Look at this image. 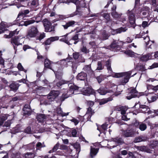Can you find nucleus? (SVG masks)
Instances as JSON below:
<instances>
[{"mask_svg": "<svg viewBox=\"0 0 158 158\" xmlns=\"http://www.w3.org/2000/svg\"><path fill=\"white\" fill-rule=\"evenodd\" d=\"M142 26L143 28L148 26V22L147 21H143L142 23Z\"/></svg>", "mask_w": 158, "mask_h": 158, "instance_id": "64", "label": "nucleus"}, {"mask_svg": "<svg viewBox=\"0 0 158 158\" xmlns=\"http://www.w3.org/2000/svg\"><path fill=\"white\" fill-rule=\"evenodd\" d=\"M102 35L104 39H108L109 35L107 33H106V32L104 31L103 32Z\"/></svg>", "mask_w": 158, "mask_h": 158, "instance_id": "58", "label": "nucleus"}, {"mask_svg": "<svg viewBox=\"0 0 158 158\" xmlns=\"http://www.w3.org/2000/svg\"><path fill=\"white\" fill-rule=\"evenodd\" d=\"M131 74V72L129 71L126 72L116 73L114 77L116 78H119L123 76H125L124 79L121 81L122 84L124 85L128 81Z\"/></svg>", "mask_w": 158, "mask_h": 158, "instance_id": "1", "label": "nucleus"}, {"mask_svg": "<svg viewBox=\"0 0 158 158\" xmlns=\"http://www.w3.org/2000/svg\"><path fill=\"white\" fill-rule=\"evenodd\" d=\"M102 16L106 19L107 22L110 20V15L107 13H104L102 15Z\"/></svg>", "mask_w": 158, "mask_h": 158, "instance_id": "43", "label": "nucleus"}, {"mask_svg": "<svg viewBox=\"0 0 158 158\" xmlns=\"http://www.w3.org/2000/svg\"><path fill=\"white\" fill-rule=\"evenodd\" d=\"M147 128V125L146 124L141 123H140L139 128V129L141 131H144Z\"/></svg>", "mask_w": 158, "mask_h": 158, "instance_id": "36", "label": "nucleus"}, {"mask_svg": "<svg viewBox=\"0 0 158 158\" xmlns=\"http://www.w3.org/2000/svg\"><path fill=\"white\" fill-rule=\"evenodd\" d=\"M29 13V11L28 10H24L23 11L20 12L19 13V14L18 15V16L17 18H19V16H22V17L23 15H26L27 14H28Z\"/></svg>", "mask_w": 158, "mask_h": 158, "instance_id": "35", "label": "nucleus"}, {"mask_svg": "<svg viewBox=\"0 0 158 158\" xmlns=\"http://www.w3.org/2000/svg\"><path fill=\"white\" fill-rule=\"evenodd\" d=\"M48 115H45L44 114H40L37 115L36 117L37 120L39 122H43L47 119L49 117Z\"/></svg>", "mask_w": 158, "mask_h": 158, "instance_id": "9", "label": "nucleus"}, {"mask_svg": "<svg viewBox=\"0 0 158 158\" xmlns=\"http://www.w3.org/2000/svg\"><path fill=\"white\" fill-rule=\"evenodd\" d=\"M135 129L133 128L127 129L123 131L122 135L125 137H133L135 133Z\"/></svg>", "mask_w": 158, "mask_h": 158, "instance_id": "6", "label": "nucleus"}, {"mask_svg": "<svg viewBox=\"0 0 158 158\" xmlns=\"http://www.w3.org/2000/svg\"><path fill=\"white\" fill-rule=\"evenodd\" d=\"M31 4V5L33 6H37L39 5L38 1L37 0H34L32 1Z\"/></svg>", "mask_w": 158, "mask_h": 158, "instance_id": "50", "label": "nucleus"}, {"mask_svg": "<svg viewBox=\"0 0 158 158\" xmlns=\"http://www.w3.org/2000/svg\"><path fill=\"white\" fill-rule=\"evenodd\" d=\"M125 53L133 57L135 55V53L131 50L127 51L125 52Z\"/></svg>", "mask_w": 158, "mask_h": 158, "instance_id": "45", "label": "nucleus"}, {"mask_svg": "<svg viewBox=\"0 0 158 158\" xmlns=\"http://www.w3.org/2000/svg\"><path fill=\"white\" fill-rule=\"evenodd\" d=\"M35 20H27L24 22V25L27 26L28 25L33 23L35 22Z\"/></svg>", "mask_w": 158, "mask_h": 158, "instance_id": "42", "label": "nucleus"}, {"mask_svg": "<svg viewBox=\"0 0 158 158\" xmlns=\"http://www.w3.org/2000/svg\"><path fill=\"white\" fill-rule=\"evenodd\" d=\"M83 70L87 73H91L92 72L90 65H85L83 68Z\"/></svg>", "mask_w": 158, "mask_h": 158, "instance_id": "37", "label": "nucleus"}, {"mask_svg": "<svg viewBox=\"0 0 158 158\" xmlns=\"http://www.w3.org/2000/svg\"><path fill=\"white\" fill-rule=\"evenodd\" d=\"M68 34L66 35H65L61 36L60 37L59 36H55V37H51L49 38H48L47 40H59V39L60 38V40H66L67 39H68L69 38L67 37V36Z\"/></svg>", "mask_w": 158, "mask_h": 158, "instance_id": "21", "label": "nucleus"}, {"mask_svg": "<svg viewBox=\"0 0 158 158\" xmlns=\"http://www.w3.org/2000/svg\"><path fill=\"white\" fill-rule=\"evenodd\" d=\"M69 82L68 81H66L64 80H61L59 81L58 82L56 83V85L58 87H60L63 84H67Z\"/></svg>", "mask_w": 158, "mask_h": 158, "instance_id": "39", "label": "nucleus"}, {"mask_svg": "<svg viewBox=\"0 0 158 158\" xmlns=\"http://www.w3.org/2000/svg\"><path fill=\"white\" fill-rule=\"evenodd\" d=\"M18 68L19 70L20 71H23L26 72L27 71L24 69L23 67L22 66L21 64L20 63H19L18 65Z\"/></svg>", "mask_w": 158, "mask_h": 158, "instance_id": "49", "label": "nucleus"}, {"mask_svg": "<svg viewBox=\"0 0 158 158\" xmlns=\"http://www.w3.org/2000/svg\"><path fill=\"white\" fill-rule=\"evenodd\" d=\"M45 37V34L43 32L40 33L39 36V40H42Z\"/></svg>", "mask_w": 158, "mask_h": 158, "instance_id": "57", "label": "nucleus"}, {"mask_svg": "<svg viewBox=\"0 0 158 158\" xmlns=\"http://www.w3.org/2000/svg\"><path fill=\"white\" fill-rule=\"evenodd\" d=\"M11 43L14 46V47H15V45L18 46L19 45L22 44H21L20 43L18 42V40H11Z\"/></svg>", "mask_w": 158, "mask_h": 158, "instance_id": "47", "label": "nucleus"}, {"mask_svg": "<svg viewBox=\"0 0 158 158\" xmlns=\"http://www.w3.org/2000/svg\"><path fill=\"white\" fill-rule=\"evenodd\" d=\"M38 32L39 31L37 27H31V29L28 31L25 38L27 39L35 37L38 35Z\"/></svg>", "mask_w": 158, "mask_h": 158, "instance_id": "2", "label": "nucleus"}, {"mask_svg": "<svg viewBox=\"0 0 158 158\" xmlns=\"http://www.w3.org/2000/svg\"><path fill=\"white\" fill-rule=\"evenodd\" d=\"M138 93V91L135 88H132L126 96V98L130 100L132 98H135L137 97Z\"/></svg>", "mask_w": 158, "mask_h": 158, "instance_id": "8", "label": "nucleus"}, {"mask_svg": "<svg viewBox=\"0 0 158 158\" xmlns=\"http://www.w3.org/2000/svg\"><path fill=\"white\" fill-rule=\"evenodd\" d=\"M127 14L130 23L133 25V28H135L136 26V24L135 23V18L134 13L132 10H128L127 12Z\"/></svg>", "mask_w": 158, "mask_h": 158, "instance_id": "5", "label": "nucleus"}, {"mask_svg": "<svg viewBox=\"0 0 158 158\" xmlns=\"http://www.w3.org/2000/svg\"><path fill=\"white\" fill-rule=\"evenodd\" d=\"M116 109L117 110L121 111L122 114H125L127 108L125 106H119L117 107Z\"/></svg>", "mask_w": 158, "mask_h": 158, "instance_id": "13", "label": "nucleus"}, {"mask_svg": "<svg viewBox=\"0 0 158 158\" xmlns=\"http://www.w3.org/2000/svg\"><path fill=\"white\" fill-rule=\"evenodd\" d=\"M151 58L152 54L150 53H148L146 55L142 56L140 58V60L143 61H146Z\"/></svg>", "mask_w": 158, "mask_h": 158, "instance_id": "14", "label": "nucleus"}, {"mask_svg": "<svg viewBox=\"0 0 158 158\" xmlns=\"http://www.w3.org/2000/svg\"><path fill=\"white\" fill-rule=\"evenodd\" d=\"M127 29L126 27H121L118 29H116L115 31L116 33H120L122 32H124L126 31Z\"/></svg>", "mask_w": 158, "mask_h": 158, "instance_id": "34", "label": "nucleus"}, {"mask_svg": "<svg viewBox=\"0 0 158 158\" xmlns=\"http://www.w3.org/2000/svg\"><path fill=\"white\" fill-rule=\"evenodd\" d=\"M114 141L117 142L119 144H122L123 143V140L121 138L116 137L113 139Z\"/></svg>", "mask_w": 158, "mask_h": 158, "instance_id": "38", "label": "nucleus"}, {"mask_svg": "<svg viewBox=\"0 0 158 158\" xmlns=\"http://www.w3.org/2000/svg\"><path fill=\"white\" fill-rule=\"evenodd\" d=\"M77 133V131L75 129H72L71 133L73 137H76Z\"/></svg>", "mask_w": 158, "mask_h": 158, "instance_id": "54", "label": "nucleus"}, {"mask_svg": "<svg viewBox=\"0 0 158 158\" xmlns=\"http://www.w3.org/2000/svg\"><path fill=\"white\" fill-rule=\"evenodd\" d=\"M19 86V84L16 83H12L10 85V89L15 91H16L18 89Z\"/></svg>", "mask_w": 158, "mask_h": 158, "instance_id": "22", "label": "nucleus"}, {"mask_svg": "<svg viewBox=\"0 0 158 158\" xmlns=\"http://www.w3.org/2000/svg\"><path fill=\"white\" fill-rule=\"evenodd\" d=\"M60 3H69L70 2H73L76 5H77L79 3V1L78 0H60Z\"/></svg>", "mask_w": 158, "mask_h": 158, "instance_id": "18", "label": "nucleus"}, {"mask_svg": "<svg viewBox=\"0 0 158 158\" xmlns=\"http://www.w3.org/2000/svg\"><path fill=\"white\" fill-rule=\"evenodd\" d=\"M107 126V124L104 123L101 126V127L103 130L105 131L106 129Z\"/></svg>", "mask_w": 158, "mask_h": 158, "instance_id": "61", "label": "nucleus"}, {"mask_svg": "<svg viewBox=\"0 0 158 158\" xmlns=\"http://www.w3.org/2000/svg\"><path fill=\"white\" fill-rule=\"evenodd\" d=\"M59 143H57L53 148L52 150H50L49 151V153H52L53 152H56L57 149H58L59 147Z\"/></svg>", "mask_w": 158, "mask_h": 158, "instance_id": "40", "label": "nucleus"}, {"mask_svg": "<svg viewBox=\"0 0 158 158\" xmlns=\"http://www.w3.org/2000/svg\"><path fill=\"white\" fill-rule=\"evenodd\" d=\"M81 92L82 94L85 95H90L91 94H94L95 92L94 89L90 87H86L82 89Z\"/></svg>", "mask_w": 158, "mask_h": 158, "instance_id": "7", "label": "nucleus"}, {"mask_svg": "<svg viewBox=\"0 0 158 158\" xmlns=\"http://www.w3.org/2000/svg\"><path fill=\"white\" fill-rule=\"evenodd\" d=\"M94 112L93 110L91 107H89L87 109V112L85 115V116H88L89 118H90L92 115L94 114Z\"/></svg>", "mask_w": 158, "mask_h": 158, "instance_id": "16", "label": "nucleus"}, {"mask_svg": "<svg viewBox=\"0 0 158 158\" xmlns=\"http://www.w3.org/2000/svg\"><path fill=\"white\" fill-rule=\"evenodd\" d=\"M68 86L69 87L70 90L73 91L78 90L79 88V87L75 85L74 84L71 83L69 84L68 85Z\"/></svg>", "mask_w": 158, "mask_h": 158, "instance_id": "24", "label": "nucleus"}, {"mask_svg": "<svg viewBox=\"0 0 158 158\" xmlns=\"http://www.w3.org/2000/svg\"><path fill=\"white\" fill-rule=\"evenodd\" d=\"M52 62L48 59H45L44 62V67L52 70L51 66Z\"/></svg>", "mask_w": 158, "mask_h": 158, "instance_id": "12", "label": "nucleus"}, {"mask_svg": "<svg viewBox=\"0 0 158 158\" xmlns=\"http://www.w3.org/2000/svg\"><path fill=\"white\" fill-rule=\"evenodd\" d=\"M70 95L69 91H68L67 94H63L60 98V100L62 102L66 98H68Z\"/></svg>", "mask_w": 158, "mask_h": 158, "instance_id": "32", "label": "nucleus"}, {"mask_svg": "<svg viewBox=\"0 0 158 158\" xmlns=\"http://www.w3.org/2000/svg\"><path fill=\"white\" fill-rule=\"evenodd\" d=\"M106 65L108 72L110 73H111L112 72V70L111 67V61H110V60H108L106 61Z\"/></svg>", "mask_w": 158, "mask_h": 158, "instance_id": "27", "label": "nucleus"}, {"mask_svg": "<svg viewBox=\"0 0 158 158\" xmlns=\"http://www.w3.org/2000/svg\"><path fill=\"white\" fill-rule=\"evenodd\" d=\"M10 125V121H7L4 124V126L6 127H9Z\"/></svg>", "mask_w": 158, "mask_h": 158, "instance_id": "63", "label": "nucleus"}, {"mask_svg": "<svg viewBox=\"0 0 158 158\" xmlns=\"http://www.w3.org/2000/svg\"><path fill=\"white\" fill-rule=\"evenodd\" d=\"M7 118V116L4 114L0 116V126L2 125L4 122Z\"/></svg>", "mask_w": 158, "mask_h": 158, "instance_id": "25", "label": "nucleus"}, {"mask_svg": "<svg viewBox=\"0 0 158 158\" xmlns=\"http://www.w3.org/2000/svg\"><path fill=\"white\" fill-rule=\"evenodd\" d=\"M70 121L74 123L75 125H77L79 122V120L76 119L75 118H73L72 119L70 120Z\"/></svg>", "mask_w": 158, "mask_h": 158, "instance_id": "53", "label": "nucleus"}, {"mask_svg": "<svg viewBox=\"0 0 158 158\" xmlns=\"http://www.w3.org/2000/svg\"><path fill=\"white\" fill-rule=\"evenodd\" d=\"M158 144V141L157 140H153L151 142L150 146V148H154L157 146Z\"/></svg>", "mask_w": 158, "mask_h": 158, "instance_id": "33", "label": "nucleus"}, {"mask_svg": "<svg viewBox=\"0 0 158 158\" xmlns=\"http://www.w3.org/2000/svg\"><path fill=\"white\" fill-rule=\"evenodd\" d=\"M6 27V25L5 24V22L2 21L0 24V34L6 31V30L5 29Z\"/></svg>", "mask_w": 158, "mask_h": 158, "instance_id": "23", "label": "nucleus"}, {"mask_svg": "<svg viewBox=\"0 0 158 158\" xmlns=\"http://www.w3.org/2000/svg\"><path fill=\"white\" fill-rule=\"evenodd\" d=\"M55 40H46L44 42V44L45 45H49L51 44L52 41H53Z\"/></svg>", "mask_w": 158, "mask_h": 158, "instance_id": "56", "label": "nucleus"}, {"mask_svg": "<svg viewBox=\"0 0 158 158\" xmlns=\"http://www.w3.org/2000/svg\"><path fill=\"white\" fill-rule=\"evenodd\" d=\"M112 98L111 97L102 99L99 101V105H101L104 104L108 102L112 101Z\"/></svg>", "mask_w": 158, "mask_h": 158, "instance_id": "20", "label": "nucleus"}, {"mask_svg": "<svg viewBox=\"0 0 158 158\" xmlns=\"http://www.w3.org/2000/svg\"><path fill=\"white\" fill-rule=\"evenodd\" d=\"M25 131L27 134H32L33 132L31 129V128L30 127H27L25 130Z\"/></svg>", "mask_w": 158, "mask_h": 158, "instance_id": "51", "label": "nucleus"}, {"mask_svg": "<svg viewBox=\"0 0 158 158\" xmlns=\"http://www.w3.org/2000/svg\"><path fill=\"white\" fill-rule=\"evenodd\" d=\"M139 107L143 109L142 111L145 113H148L150 110L148 106L145 105H140Z\"/></svg>", "mask_w": 158, "mask_h": 158, "instance_id": "26", "label": "nucleus"}, {"mask_svg": "<svg viewBox=\"0 0 158 158\" xmlns=\"http://www.w3.org/2000/svg\"><path fill=\"white\" fill-rule=\"evenodd\" d=\"M98 66L96 69L97 70H102L103 68L102 66V63L101 61H98Z\"/></svg>", "mask_w": 158, "mask_h": 158, "instance_id": "48", "label": "nucleus"}, {"mask_svg": "<svg viewBox=\"0 0 158 158\" xmlns=\"http://www.w3.org/2000/svg\"><path fill=\"white\" fill-rule=\"evenodd\" d=\"M45 147V145L44 144V143H42L40 142L37 143L36 144V150H40L42 148H43Z\"/></svg>", "mask_w": 158, "mask_h": 158, "instance_id": "41", "label": "nucleus"}, {"mask_svg": "<svg viewBox=\"0 0 158 158\" xmlns=\"http://www.w3.org/2000/svg\"><path fill=\"white\" fill-rule=\"evenodd\" d=\"M138 149L141 151L146 152L148 153H152L153 151L144 146L139 147Z\"/></svg>", "mask_w": 158, "mask_h": 158, "instance_id": "17", "label": "nucleus"}, {"mask_svg": "<svg viewBox=\"0 0 158 158\" xmlns=\"http://www.w3.org/2000/svg\"><path fill=\"white\" fill-rule=\"evenodd\" d=\"M97 92L101 95H104L107 92L106 89L101 88L97 90Z\"/></svg>", "mask_w": 158, "mask_h": 158, "instance_id": "31", "label": "nucleus"}, {"mask_svg": "<svg viewBox=\"0 0 158 158\" xmlns=\"http://www.w3.org/2000/svg\"><path fill=\"white\" fill-rule=\"evenodd\" d=\"M96 78L99 83H100L104 79V77L102 75H100V76L97 77H96Z\"/></svg>", "mask_w": 158, "mask_h": 158, "instance_id": "46", "label": "nucleus"}, {"mask_svg": "<svg viewBox=\"0 0 158 158\" xmlns=\"http://www.w3.org/2000/svg\"><path fill=\"white\" fill-rule=\"evenodd\" d=\"M8 33L7 34L4 35V37L5 38H10L14 36L15 34H17L18 32H16V30H15L12 31H8Z\"/></svg>", "mask_w": 158, "mask_h": 158, "instance_id": "15", "label": "nucleus"}, {"mask_svg": "<svg viewBox=\"0 0 158 158\" xmlns=\"http://www.w3.org/2000/svg\"><path fill=\"white\" fill-rule=\"evenodd\" d=\"M73 57L75 59H77L79 57V54L78 53H74L73 54Z\"/></svg>", "mask_w": 158, "mask_h": 158, "instance_id": "62", "label": "nucleus"}, {"mask_svg": "<svg viewBox=\"0 0 158 158\" xmlns=\"http://www.w3.org/2000/svg\"><path fill=\"white\" fill-rule=\"evenodd\" d=\"M132 124L133 125H134L135 127H138L139 126L140 123L138 121L135 120V122H133Z\"/></svg>", "mask_w": 158, "mask_h": 158, "instance_id": "59", "label": "nucleus"}, {"mask_svg": "<svg viewBox=\"0 0 158 158\" xmlns=\"http://www.w3.org/2000/svg\"><path fill=\"white\" fill-rule=\"evenodd\" d=\"M75 23L76 22L74 21H70L67 22L65 24L62 25V26L63 27L64 29H66L69 27H73Z\"/></svg>", "mask_w": 158, "mask_h": 158, "instance_id": "11", "label": "nucleus"}, {"mask_svg": "<svg viewBox=\"0 0 158 158\" xmlns=\"http://www.w3.org/2000/svg\"><path fill=\"white\" fill-rule=\"evenodd\" d=\"M58 90H52L47 96V100L49 102L53 101L59 95Z\"/></svg>", "mask_w": 158, "mask_h": 158, "instance_id": "4", "label": "nucleus"}, {"mask_svg": "<svg viewBox=\"0 0 158 158\" xmlns=\"http://www.w3.org/2000/svg\"><path fill=\"white\" fill-rule=\"evenodd\" d=\"M147 139V137L145 136H140L136 137L134 140V142L135 143H138L142 141H145Z\"/></svg>", "mask_w": 158, "mask_h": 158, "instance_id": "19", "label": "nucleus"}, {"mask_svg": "<svg viewBox=\"0 0 158 158\" xmlns=\"http://www.w3.org/2000/svg\"><path fill=\"white\" fill-rule=\"evenodd\" d=\"M98 153L97 150L94 148H91L90 150V156L93 158Z\"/></svg>", "mask_w": 158, "mask_h": 158, "instance_id": "28", "label": "nucleus"}, {"mask_svg": "<svg viewBox=\"0 0 158 158\" xmlns=\"http://www.w3.org/2000/svg\"><path fill=\"white\" fill-rule=\"evenodd\" d=\"M81 50L82 52H84L85 53H87L88 52V51L86 48L84 46H83L82 48H81Z\"/></svg>", "mask_w": 158, "mask_h": 158, "instance_id": "55", "label": "nucleus"}, {"mask_svg": "<svg viewBox=\"0 0 158 158\" xmlns=\"http://www.w3.org/2000/svg\"><path fill=\"white\" fill-rule=\"evenodd\" d=\"M24 112L23 114L25 115L29 116L31 114V110L30 109H28L23 110Z\"/></svg>", "mask_w": 158, "mask_h": 158, "instance_id": "44", "label": "nucleus"}, {"mask_svg": "<svg viewBox=\"0 0 158 158\" xmlns=\"http://www.w3.org/2000/svg\"><path fill=\"white\" fill-rule=\"evenodd\" d=\"M87 78V74L83 72L78 73L77 76V78L78 80L84 81Z\"/></svg>", "mask_w": 158, "mask_h": 158, "instance_id": "10", "label": "nucleus"}, {"mask_svg": "<svg viewBox=\"0 0 158 158\" xmlns=\"http://www.w3.org/2000/svg\"><path fill=\"white\" fill-rule=\"evenodd\" d=\"M43 22L46 31L51 32L54 31V26H51V22L47 19H44L43 20Z\"/></svg>", "mask_w": 158, "mask_h": 158, "instance_id": "3", "label": "nucleus"}, {"mask_svg": "<svg viewBox=\"0 0 158 158\" xmlns=\"http://www.w3.org/2000/svg\"><path fill=\"white\" fill-rule=\"evenodd\" d=\"M60 149L61 150H67V147L66 145L63 144L60 146Z\"/></svg>", "mask_w": 158, "mask_h": 158, "instance_id": "60", "label": "nucleus"}, {"mask_svg": "<svg viewBox=\"0 0 158 158\" xmlns=\"http://www.w3.org/2000/svg\"><path fill=\"white\" fill-rule=\"evenodd\" d=\"M112 16L115 19H117L120 18L122 14H118L116 11H112L111 13Z\"/></svg>", "mask_w": 158, "mask_h": 158, "instance_id": "30", "label": "nucleus"}, {"mask_svg": "<svg viewBox=\"0 0 158 158\" xmlns=\"http://www.w3.org/2000/svg\"><path fill=\"white\" fill-rule=\"evenodd\" d=\"M35 156V154L34 152H28L24 155L25 158H34Z\"/></svg>", "mask_w": 158, "mask_h": 158, "instance_id": "29", "label": "nucleus"}, {"mask_svg": "<svg viewBox=\"0 0 158 158\" xmlns=\"http://www.w3.org/2000/svg\"><path fill=\"white\" fill-rule=\"evenodd\" d=\"M28 149L29 150L33 149H34L35 145L34 143L33 142L32 143H30L27 145Z\"/></svg>", "mask_w": 158, "mask_h": 158, "instance_id": "52", "label": "nucleus"}]
</instances>
